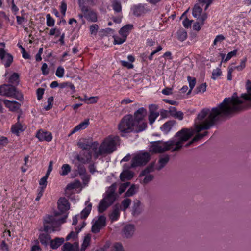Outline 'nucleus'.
Masks as SVG:
<instances>
[{"label":"nucleus","instance_id":"obj_30","mask_svg":"<svg viewBox=\"0 0 251 251\" xmlns=\"http://www.w3.org/2000/svg\"><path fill=\"white\" fill-rule=\"evenodd\" d=\"M134 176V173L128 170H124L120 174V179L122 181L131 179Z\"/></svg>","mask_w":251,"mask_h":251},{"label":"nucleus","instance_id":"obj_10","mask_svg":"<svg viewBox=\"0 0 251 251\" xmlns=\"http://www.w3.org/2000/svg\"><path fill=\"white\" fill-rule=\"evenodd\" d=\"M5 44L0 43V58L6 68L9 67L13 61V56L5 50Z\"/></svg>","mask_w":251,"mask_h":251},{"label":"nucleus","instance_id":"obj_53","mask_svg":"<svg viewBox=\"0 0 251 251\" xmlns=\"http://www.w3.org/2000/svg\"><path fill=\"white\" fill-rule=\"evenodd\" d=\"M129 184H130L129 182H126V183H124L122 184L120 186L119 188V193L122 194V193H123L126 190V189L127 188V187L129 186Z\"/></svg>","mask_w":251,"mask_h":251},{"label":"nucleus","instance_id":"obj_50","mask_svg":"<svg viewBox=\"0 0 251 251\" xmlns=\"http://www.w3.org/2000/svg\"><path fill=\"white\" fill-rule=\"evenodd\" d=\"M237 50H234L233 51L229 52L226 57V58L224 59V62H227L233 56H234L236 55Z\"/></svg>","mask_w":251,"mask_h":251},{"label":"nucleus","instance_id":"obj_32","mask_svg":"<svg viewBox=\"0 0 251 251\" xmlns=\"http://www.w3.org/2000/svg\"><path fill=\"white\" fill-rule=\"evenodd\" d=\"M19 75L18 73H14L9 78V82L10 85H17L19 82Z\"/></svg>","mask_w":251,"mask_h":251},{"label":"nucleus","instance_id":"obj_55","mask_svg":"<svg viewBox=\"0 0 251 251\" xmlns=\"http://www.w3.org/2000/svg\"><path fill=\"white\" fill-rule=\"evenodd\" d=\"M193 22V20H190L187 18H186L183 21V25L185 28H188L191 27Z\"/></svg>","mask_w":251,"mask_h":251},{"label":"nucleus","instance_id":"obj_60","mask_svg":"<svg viewBox=\"0 0 251 251\" xmlns=\"http://www.w3.org/2000/svg\"><path fill=\"white\" fill-rule=\"evenodd\" d=\"M85 100H88V103H94L97 102L98 100V98L97 97H91L90 98H87V97H85Z\"/></svg>","mask_w":251,"mask_h":251},{"label":"nucleus","instance_id":"obj_56","mask_svg":"<svg viewBox=\"0 0 251 251\" xmlns=\"http://www.w3.org/2000/svg\"><path fill=\"white\" fill-rule=\"evenodd\" d=\"M60 9L61 13L63 16H64L65 15V12L67 10V4L64 1L61 2V5L60 6Z\"/></svg>","mask_w":251,"mask_h":251},{"label":"nucleus","instance_id":"obj_42","mask_svg":"<svg viewBox=\"0 0 251 251\" xmlns=\"http://www.w3.org/2000/svg\"><path fill=\"white\" fill-rule=\"evenodd\" d=\"M158 116L159 113L158 112L150 113V115L149 116L150 124L151 125L152 124Z\"/></svg>","mask_w":251,"mask_h":251},{"label":"nucleus","instance_id":"obj_9","mask_svg":"<svg viewBox=\"0 0 251 251\" xmlns=\"http://www.w3.org/2000/svg\"><path fill=\"white\" fill-rule=\"evenodd\" d=\"M147 110L143 107L140 108L135 112L133 118L134 121L136 123V125L139 127L138 131H143L146 129L147 126V123L144 121V118L146 115Z\"/></svg>","mask_w":251,"mask_h":251},{"label":"nucleus","instance_id":"obj_59","mask_svg":"<svg viewBox=\"0 0 251 251\" xmlns=\"http://www.w3.org/2000/svg\"><path fill=\"white\" fill-rule=\"evenodd\" d=\"M45 89L44 88H39L37 90V99L40 100L44 93Z\"/></svg>","mask_w":251,"mask_h":251},{"label":"nucleus","instance_id":"obj_6","mask_svg":"<svg viewBox=\"0 0 251 251\" xmlns=\"http://www.w3.org/2000/svg\"><path fill=\"white\" fill-rule=\"evenodd\" d=\"M116 185L112 184L107 190L105 196L100 201L98 206V210L100 213L104 212L109 206L112 205L116 199L115 193Z\"/></svg>","mask_w":251,"mask_h":251},{"label":"nucleus","instance_id":"obj_27","mask_svg":"<svg viewBox=\"0 0 251 251\" xmlns=\"http://www.w3.org/2000/svg\"><path fill=\"white\" fill-rule=\"evenodd\" d=\"M148 11V9L141 5L136 6L133 8V14L137 16H140L147 12Z\"/></svg>","mask_w":251,"mask_h":251},{"label":"nucleus","instance_id":"obj_57","mask_svg":"<svg viewBox=\"0 0 251 251\" xmlns=\"http://www.w3.org/2000/svg\"><path fill=\"white\" fill-rule=\"evenodd\" d=\"M247 61V58H245L243 60L241 61V64L240 65L236 66L234 67V68L237 69V70L241 71L246 66V62Z\"/></svg>","mask_w":251,"mask_h":251},{"label":"nucleus","instance_id":"obj_21","mask_svg":"<svg viewBox=\"0 0 251 251\" xmlns=\"http://www.w3.org/2000/svg\"><path fill=\"white\" fill-rule=\"evenodd\" d=\"M120 205L119 204H116L114 206L113 210L109 215L110 219L112 221H116L118 219L120 214Z\"/></svg>","mask_w":251,"mask_h":251},{"label":"nucleus","instance_id":"obj_49","mask_svg":"<svg viewBox=\"0 0 251 251\" xmlns=\"http://www.w3.org/2000/svg\"><path fill=\"white\" fill-rule=\"evenodd\" d=\"M73 249L72 244L68 242L65 243L62 248V251H72Z\"/></svg>","mask_w":251,"mask_h":251},{"label":"nucleus","instance_id":"obj_5","mask_svg":"<svg viewBox=\"0 0 251 251\" xmlns=\"http://www.w3.org/2000/svg\"><path fill=\"white\" fill-rule=\"evenodd\" d=\"M139 127L136 123L134 121L133 115L129 114L125 116L118 125V129L122 133H129L132 131L141 132L138 131Z\"/></svg>","mask_w":251,"mask_h":251},{"label":"nucleus","instance_id":"obj_52","mask_svg":"<svg viewBox=\"0 0 251 251\" xmlns=\"http://www.w3.org/2000/svg\"><path fill=\"white\" fill-rule=\"evenodd\" d=\"M49 176L47 175H45L44 177H43L39 181V184L42 186L41 187H44V189L46 188L47 184V179Z\"/></svg>","mask_w":251,"mask_h":251},{"label":"nucleus","instance_id":"obj_45","mask_svg":"<svg viewBox=\"0 0 251 251\" xmlns=\"http://www.w3.org/2000/svg\"><path fill=\"white\" fill-rule=\"evenodd\" d=\"M222 74V71L219 68L214 70L212 72L211 78L216 79L218 77L220 76Z\"/></svg>","mask_w":251,"mask_h":251},{"label":"nucleus","instance_id":"obj_54","mask_svg":"<svg viewBox=\"0 0 251 251\" xmlns=\"http://www.w3.org/2000/svg\"><path fill=\"white\" fill-rule=\"evenodd\" d=\"M114 43L115 44H118V45L122 44V43H123L126 40V38H123V37H122V38H120L118 36L114 37Z\"/></svg>","mask_w":251,"mask_h":251},{"label":"nucleus","instance_id":"obj_17","mask_svg":"<svg viewBox=\"0 0 251 251\" xmlns=\"http://www.w3.org/2000/svg\"><path fill=\"white\" fill-rule=\"evenodd\" d=\"M46 224L50 226H51L50 224ZM52 229L53 227H51V229L50 230V232H47L45 231L46 232V233H42L39 236V239L40 240V242L42 243V244L44 245L45 246H47L49 243H50L51 240V237L49 234H48V233H51V232H53L52 231Z\"/></svg>","mask_w":251,"mask_h":251},{"label":"nucleus","instance_id":"obj_1","mask_svg":"<svg viewBox=\"0 0 251 251\" xmlns=\"http://www.w3.org/2000/svg\"><path fill=\"white\" fill-rule=\"evenodd\" d=\"M203 129L204 109H202L195 120L194 128L182 129L172 139L167 142L158 141L153 142L149 148V151L153 153H160L168 150H171V152L178 151L182 147L184 143L194 135L196 134L195 136L186 146L202 138L204 134L200 132Z\"/></svg>","mask_w":251,"mask_h":251},{"label":"nucleus","instance_id":"obj_38","mask_svg":"<svg viewBox=\"0 0 251 251\" xmlns=\"http://www.w3.org/2000/svg\"><path fill=\"white\" fill-rule=\"evenodd\" d=\"M154 164L152 163L149 166H148L145 170H144L140 174L139 176L142 177L143 176L147 175V174H150L151 172H152L154 171Z\"/></svg>","mask_w":251,"mask_h":251},{"label":"nucleus","instance_id":"obj_40","mask_svg":"<svg viewBox=\"0 0 251 251\" xmlns=\"http://www.w3.org/2000/svg\"><path fill=\"white\" fill-rule=\"evenodd\" d=\"M111 251H125L122 245L120 243H115L111 247Z\"/></svg>","mask_w":251,"mask_h":251},{"label":"nucleus","instance_id":"obj_44","mask_svg":"<svg viewBox=\"0 0 251 251\" xmlns=\"http://www.w3.org/2000/svg\"><path fill=\"white\" fill-rule=\"evenodd\" d=\"M11 131L12 133L18 135L20 131H22L21 125L17 124L12 126Z\"/></svg>","mask_w":251,"mask_h":251},{"label":"nucleus","instance_id":"obj_39","mask_svg":"<svg viewBox=\"0 0 251 251\" xmlns=\"http://www.w3.org/2000/svg\"><path fill=\"white\" fill-rule=\"evenodd\" d=\"M136 186L135 185H132L125 194V197H130L136 193Z\"/></svg>","mask_w":251,"mask_h":251},{"label":"nucleus","instance_id":"obj_47","mask_svg":"<svg viewBox=\"0 0 251 251\" xmlns=\"http://www.w3.org/2000/svg\"><path fill=\"white\" fill-rule=\"evenodd\" d=\"M64 74V69L61 66H59L56 71L55 75H56L59 77L61 78L63 76Z\"/></svg>","mask_w":251,"mask_h":251},{"label":"nucleus","instance_id":"obj_61","mask_svg":"<svg viewBox=\"0 0 251 251\" xmlns=\"http://www.w3.org/2000/svg\"><path fill=\"white\" fill-rule=\"evenodd\" d=\"M41 70L44 75H47L49 74V69L46 63H44L41 67Z\"/></svg>","mask_w":251,"mask_h":251},{"label":"nucleus","instance_id":"obj_33","mask_svg":"<svg viewBox=\"0 0 251 251\" xmlns=\"http://www.w3.org/2000/svg\"><path fill=\"white\" fill-rule=\"evenodd\" d=\"M131 203V200L130 199L126 198L123 200L121 202V205L120 206V209L125 211L127 209L130 205Z\"/></svg>","mask_w":251,"mask_h":251},{"label":"nucleus","instance_id":"obj_14","mask_svg":"<svg viewBox=\"0 0 251 251\" xmlns=\"http://www.w3.org/2000/svg\"><path fill=\"white\" fill-rule=\"evenodd\" d=\"M199 2L197 3L193 8L192 15L194 18L197 19L201 18L203 20L201 16L202 7L204 5V0H198Z\"/></svg>","mask_w":251,"mask_h":251},{"label":"nucleus","instance_id":"obj_64","mask_svg":"<svg viewBox=\"0 0 251 251\" xmlns=\"http://www.w3.org/2000/svg\"><path fill=\"white\" fill-rule=\"evenodd\" d=\"M173 117L177 118L179 120H182L183 118V113L180 111H177Z\"/></svg>","mask_w":251,"mask_h":251},{"label":"nucleus","instance_id":"obj_3","mask_svg":"<svg viewBox=\"0 0 251 251\" xmlns=\"http://www.w3.org/2000/svg\"><path fill=\"white\" fill-rule=\"evenodd\" d=\"M58 209L59 212H54V216L48 215L44 219V230L47 232H49L51 229V226L47 225L46 224H50L51 227H53L52 231H55V228L60 224L64 223L67 218V214L64 215L62 218H57V217L61 214L65 213L70 208V204L68 201L65 198H60L59 199L58 202Z\"/></svg>","mask_w":251,"mask_h":251},{"label":"nucleus","instance_id":"obj_35","mask_svg":"<svg viewBox=\"0 0 251 251\" xmlns=\"http://www.w3.org/2000/svg\"><path fill=\"white\" fill-rule=\"evenodd\" d=\"M91 241V236L89 235H87L85 236L83 243L81 246L80 251H84L87 247L90 245Z\"/></svg>","mask_w":251,"mask_h":251},{"label":"nucleus","instance_id":"obj_51","mask_svg":"<svg viewBox=\"0 0 251 251\" xmlns=\"http://www.w3.org/2000/svg\"><path fill=\"white\" fill-rule=\"evenodd\" d=\"M99 26L97 24L92 25L90 27V33L92 35H96L97 33Z\"/></svg>","mask_w":251,"mask_h":251},{"label":"nucleus","instance_id":"obj_48","mask_svg":"<svg viewBox=\"0 0 251 251\" xmlns=\"http://www.w3.org/2000/svg\"><path fill=\"white\" fill-rule=\"evenodd\" d=\"M113 10L116 12H120L121 11V5L118 1H114L112 4Z\"/></svg>","mask_w":251,"mask_h":251},{"label":"nucleus","instance_id":"obj_13","mask_svg":"<svg viewBox=\"0 0 251 251\" xmlns=\"http://www.w3.org/2000/svg\"><path fill=\"white\" fill-rule=\"evenodd\" d=\"M76 158L83 164L88 163L92 158V152L89 150L83 151L80 152V155L76 156Z\"/></svg>","mask_w":251,"mask_h":251},{"label":"nucleus","instance_id":"obj_16","mask_svg":"<svg viewBox=\"0 0 251 251\" xmlns=\"http://www.w3.org/2000/svg\"><path fill=\"white\" fill-rule=\"evenodd\" d=\"M135 231V227L134 225L132 224L126 225L122 230L124 237L126 238H131L134 234Z\"/></svg>","mask_w":251,"mask_h":251},{"label":"nucleus","instance_id":"obj_11","mask_svg":"<svg viewBox=\"0 0 251 251\" xmlns=\"http://www.w3.org/2000/svg\"><path fill=\"white\" fill-rule=\"evenodd\" d=\"M99 143L97 142H93L89 139H83L78 142V146L83 150H90L92 149L94 152V158L95 159V153L97 152V149Z\"/></svg>","mask_w":251,"mask_h":251},{"label":"nucleus","instance_id":"obj_24","mask_svg":"<svg viewBox=\"0 0 251 251\" xmlns=\"http://www.w3.org/2000/svg\"><path fill=\"white\" fill-rule=\"evenodd\" d=\"M169 160L168 155H165L160 157L158 160V164L156 167V169L160 170L167 164Z\"/></svg>","mask_w":251,"mask_h":251},{"label":"nucleus","instance_id":"obj_22","mask_svg":"<svg viewBox=\"0 0 251 251\" xmlns=\"http://www.w3.org/2000/svg\"><path fill=\"white\" fill-rule=\"evenodd\" d=\"M89 124V120L85 119L83 122L80 123L79 125L74 127L69 135L70 136L77 131L86 128Z\"/></svg>","mask_w":251,"mask_h":251},{"label":"nucleus","instance_id":"obj_63","mask_svg":"<svg viewBox=\"0 0 251 251\" xmlns=\"http://www.w3.org/2000/svg\"><path fill=\"white\" fill-rule=\"evenodd\" d=\"M8 143V139L4 136L0 137V146H5Z\"/></svg>","mask_w":251,"mask_h":251},{"label":"nucleus","instance_id":"obj_26","mask_svg":"<svg viewBox=\"0 0 251 251\" xmlns=\"http://www.w3.org/2000/svg\"><path fill=\"white\" fill-rule=\"evenodd\" d=\"M89 202V200L86 201L85 202V205L87 206L86 207L81 211L80 217V218L83 219L86 218L88 215H89L91 209H92V204L91 203H88Z\"/></svg>","mask_w":251,"mask_h":251},{"label":"nucleus","instance_id":"obj_20","mask_svg":"<svg viewBox=\"0 0 251 251\" xmlns=\"http://www.w3.org/2000/svg\"><path fill=\"white\" fill-rule=\"evenodd\" d=\"M36 137L40 141H46L48 142L50 141L52 138L50 132L43 130H39L36 134Z\"/></svg>","mask_w":251,"mask_h":251},{"label":"nucleus","instance_id":"obj_46","mask_svg":"<svg viewBox=\"0 0 251 251\" xmlns=\"http://www.w3.org/2000/svg\"><path fill=\"white\" fill-rule=\"evenodd\" d=\"M47 18V25L48 26H53L54 25V20L51 17V16L48 14L46 16Z\"/></svg>","mask_w":251,"mask_h":251},{"label":"nucleus","instance_id":"obj_23","mask_svg":"<svg viewBox=\"0 0 251 251\" xmlns=\"http://www.w3.org/2000/svg\"><path fill=\"white\" fill-rule=\"evenodd\" d=\"M142 212V208L141 206V202L139 201L134 202L132 209V214L135 216H139Z\"/></svg>","mask_w":251,"mask_h":251},{"label":"nucleus","instance_id":"obj_25","mask_svg":"<svg viewBox=\"0 0 251 251\" xmlns=\"http://www.w3.org/2000/svg\"><path fill=\"white\" fill-rule=\"evenodd\" d=\"M132 24H127L122 27L119 31V34L123 38H126L129 31L133 28Z\"/></svg>","mask_w":251,"mask_h":251},{"label":"nucleus","instance_id":"obj_62","mask_svg":"<svg viewBox=\"0 0 251 251\" xmlns=\"http://www.w3.org/2000/svg\"><path fill=\"white\" fill-rule=\"evenodd\" d=\"M225 37L222 35H217L216 37L215 40H214L213 44L216 45L217 42H221L223 40H225Z\"/></svg>","mask_w":251,"mask_h":251},{"label":"nucleus","instance_id":"obj_36","mask_svg":"<svg viewBox=\"0 0 251 251\" xmlns=\"http://www.w3.org/2000/svg\"><path fill=\"white\" fill-rule=\"evenodd\" d=\"M177 38L181 41H183L187 38V32L183 29H180L177 32Z\"/></svg>","mask_w":251,"mask_h":251},{"label":"nucleus","instance_id":"obj_7","mask_svg":"<svg viewBox=\"0 0 251 251\" xmlns=\"http://www.w3.org/2000/svg\"><path fill=\"white\" fill-rule=\"evenodd\" d=\"M149 152L142 151L134 155L130 165H124V168H131L145 165L151 159Z\"/></svg>","mask_w":251,"mask_h":251},{"label":"nucleus","instance_id":"obj_19","mask_svg":"<svg viewBox=\"0 0 251 251\" xmlns=\"http://www.w3.org/2000/svg\"><path fill=\"white\" fill-rule=\"evenodd\" d=\"M3 101L5 106L11 111H16L21 106V104L16 101H10L7 100H4Z\"/></svg>","mask_w":251,"mask_h":251},{"label":"nucleus","instance_id":"obj_12","mask_svg":"<svg viewBox=\"0 0 251 251\" xmlns=\"http://www.w3.org/2000/svg\"><path fill=\"white\" fill-rule=\"evenodd\" d=\"M106 226V218L104 216H100L92 225L91 231L94 233H97Z\"/></svg>","mask_w":251,"mask_h":251},{"label":"nucleus","instance_id":"obj_31","mask_svg":"<svg viewBox=\"0 0 251 251\" xmlns=\"http://www.w3.org/2000/svg\"><path fill=\"white\" fill-rule=\"evenodd\" d=\"M64 241L63 238L56 237L53 240H51L50 242V247L52 249H56L60 246Z\"/></svg>","mask_w":251,"mask_h":251},{"label":"nucleus","instance_id":"obj_18","mask_svg":"<svg viewBox=\"0 0 251 251\" xmlns=\"http://www.w3.org/2000/svg\"><path fill=\"white\" fill-rule=\"evenodd\" d=\"M84 14V17L88 21L95 22L97 21L96 13L90 8H86V11L81 10Z\"/></svg>","mask_w":251,"mask_h":251},{"label":"nucleus","instance_id":"obj_28","mask_svg":"<svg viewBox=\"0 0 251 251\" xmlns=\"http://www.w3.org/2000/svg\"><path fill=\"white\" fill-rule=\"evenodd\" d=\"M79 6L81 10L86 11V8H88L87 5L92 6L94 5V0H78Z\"/></svg>","mask_w":251,"mask_h":251},{"label":"nucleus","instance_id":"obj_34","mask_svg":"<svg viewBox=\"0 0 251 251\" xmlns=\"http://www.w3.org/2000/svg\"><path fill=\"white\" fill-rule=\"evenodd\" d=\"M6 3L8 7H11L12 11L15 14L19 11L18 7L16 5L14 0H6Z\"/></svg>","mask_w":251,"mask_h":251},{"label":"nucleus","instance_id":"obj_58","mask_svg":"<svg viewBox=\"0 0 251 251\" xmlns=\"http://www.w3.org/2000/svg\"><path fill=\"white\" fill-rule=\"evenodd\" d=\"M162 49V48L161 47V46H159L157 47V49L153 50L150 55V56H149V59L150 60H152V59H153V56L156 53H157L158 52L161 51Z\"/></svg>","mask_w":251,"mask_h":251},{"label":"nucleus","instance_id":"obj_37","mask_svg":"<svg viewBox=\"0 0 251 251\" xmlns=\"http://www.w3.org/2000/svg\"><path fill=\"white\" fill-rule=\"evenodd\" d=\"M71 171V167L67 164H63L61 168L60 174L61 176H66Z\"/></svg>","mask_w":251,"mask_h":251},{"label":"nucleus","instance_id":"obj_8","mask_svg":"<svg viewBox=\"0 0 251 251\" xmlns=\"http://www.w3.org/2000/svg\"><path fill=\"white\" fill-rule=\"evenodd\" d=\"M0 95L13 97L19 100H22L23 99L22 94L17 90L15 87L10 84L0 86Z\"/></svg>","mask_w":251,"mask_h":251},{"label":"nucleus","instance_id":"obj_2","mask_svg":"<svg viewBox=\"0 0 251 251\" xmlns=\"http://www.w3.org/2000/svg\"><path fill=\"white\" fill-rule=\"evenodd\" d=\"M244 101L240 99L237 93H234L231 97L226 98L222 102L216 107L205 109V130H207L218 122L225 121L233 115L246 107Z\"/></svg>","mask_w":251,"mask_h":251},{"label":"nucleus","instance_id":"obj_43","mask_svg":"<svg viewBox=\"0 0 251 251\" xmlns=\"http://www.w3.org/2000/svg\"><path fill=\"white\" fill-rule=\"evenodd\" d=\"M188 81L189 82V87H190V90H189L188 92V94H190L192 91V90L193 89L194 86L196 84V79L195 78H192L190 76H188L187 77Z\"/></svg>","mask_w":251,"mask_h":251},{"label":"nucleus","instance_id":"obj_29","mask_svg":"<svg viewBox=\"0 0 251 251\" xmlns=\"http://www.w3.org/2000/svg\"><path fill=\"white\" fill-rule=\"evenodd\" d=\"M175 123L176 122L174 120L169 121L164 123L160 128L165 134H167L171 130Z\"/></svg>","mask_w":251,"mask_h":251},{"label":"nucleus","instance_id":"obj_4","mask_svg":"<svg viewBox=\"0 0 251 251\" xmlns=\"http://www.w3.org/2000/svg\"><path fill=\"white\" fill-rule=\"evenodd\" d=\"M118 136H109L106 137L101 143L97 152L95 153V159H97L100 156L111 154L116 150V145L119 142Z\"/></svg>","mask_w":251,"mask_h":251},{"label":"nucleus","instance_id":"obj_15","mask_svg":"<svg viewBox=\"0 0 251 251\" xmlns=\"http://www.w3.org/2000/svg\"><path fill=\"white\" fill-rule=\"evenodd\" d=\"M246 89L247 94H242L241 98L246 101L247 107L251 106V81L248 80L246 83Z\"/></svg>","mask_w":251,"mask_h":251},{"label":"nucleus","instance_id":"obj_41","mask_svg":"<svg viewBox=\"0 0 251 251\" xmlns=\"http://www.w3.org/2000/svg\"><path fill=\"white\" fill-rule=\"evenodd\" d=\"M145 177L142 180L141 183L144 185H146L150 182L153 178L154 176L152 175L147 174L144 175Z\"/></svg>","mask_w":251,"mask_h":251}]
</instances>
